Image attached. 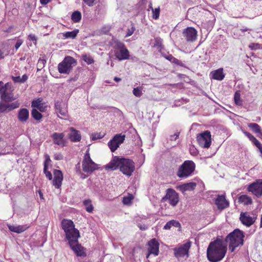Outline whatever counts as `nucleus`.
Returning <instances> with one entry per match:
<instances>
[{
	"instance_id": "obj_60",
	"label": "nucleus",
	"mask_w": 262,
	"mask_h": 262,
	"mask_svg": "<svg viewBox=\"0 0 262 262\" xmlns=\"http://www.w3.org/2000/svg\"><path fill=\"white\" fill-rule=\"evenodd\" d=\"M28 38L30 40L32 41H36V36L33 34H30L29 35Z\"/></svg>"
},
{
	"instance_id": "obj_22",
	"label": "nucleus",
	"mask_w": 262,
	"mask_h": 262,
	"mask_svg": "<svg viewBox=\"0 0 262 262\" xmlns=\"http://www.w3.org/2000/svg\"><path fill=\"white\" fill-rule=\"evenodd\" d=\"M70 133L69 135L70 140L74 142H79L81 140V136L79 130L73 127L70 128Z\"/></svg>"
},
{
	"instance_id": "obj_20",
	"label": "nucleus",
	"mask_w": 262,
	"mask_h": 262,
	"mask_svg": "<svg viewBox=\"0 0 262 262\" xmlns=\"http://www.w3.org/2000/svg\"><path fill=\"white\" fill-rule=\"evenodd\" d=\"M121 163V158L118 157H114L112 160L105 165V168L106 170H114L117 169L118 167L120 168Z\"/></svg>"
},
{
	"instance_id": "obj_21",
	"label": "nucleus",
	"mask_w": 262,
	"mask_h": 262,
	"mask_svg": "<svg viewBox=\"0 0 262 262\" xmlns=\"http://www.w3.org/2000/svg\"><path fill=\"white\" fill-rule=\"evenodd\" d=\"M64 137L63 133H54L52 135L54 143L62 147L66 146V144Z\"/></svg>"
},
{
	"instance_id": "obj_54",
	"label": "nucleus",
	"mask_w": 262,
	"mask_h": 262,
	"mask_svg": "<svg viewBox=\"0 0 262 262\" xmlns=\"http://www.w3.org/2000/svg\"><path fill=\"white\" fill-rule=\"evenodd\" d=\"M249 48L252 50H256L259 48V45L256 43H252L249 45Z\"/></svg>"
},
{
	"instance_id": "obj_31",
	"label": "nucleus",
	"mask_w": 262,
	"mask_h": 262,
	"mask_svg": "<svg viewBox=\"0 0 262 262\" xmlns=\"http://www.w3.org/2000/svg\"><path fill=\"white\" fill-rule=\"evenodd\" d=\"M83 205H84L87 212L89 213L93 212L94 210V207L90 200H84L83 201Z\"/></svg>"
},
{
	"instance_id": "obj_29",
	"label": "nucleus",
	"mask_w": 262,
	"mask_h": 262,
	"mask_svg": "<svg viewBox=\"0 0 262 262\" xmlns=\"http://www.w3.org/2000/svg\"><path fill=\"white\" fill-rule=\"evenodd\" d=\"M238 202L245 205H248L252 203V200L250 196L243 194L238 198Z\"/></svg>"
},
{
	"instance_id": "obj_61",
	"label": "nucleus",
	"mask_w": 262,
	"mask_h": 262,
	"mask_svg": "<svg viewBox=\"0 0 262 262\" xmlns=\"http://www.w3.org/2000/svg\"><path fill=\"white\" fill-rule=\"evenodd\" d=\"M170 57H171V59H172V62H173L175 63L178 64H180V60H179L178 59L173 57L172 56H170Z\"/></svg>"
},
{
	"instance_id": "obj_51",
	"label": "nucleus",
	"mask_w": 262,
	"mask_h": 262,
	"mask_svg": "<svg viewBox=\"0 0 262 262\" xmlns=\"http://www.w3.org/2000/svg\"><path fill=\"white\" fill-rule=\"evenodd\" d=\"M84 3L89 6H92L95 0H83Z\"/></svg>"
},
{
	"instance_id": "obj_1",
	"label": "nucleus",
	"mask_w": 262,
	"mask_h": 262,
	"mask_svg": "<svg viewBox=\"0 0 262 262\" xmlns=\"http://www.w3.org/2000/svg\"><path fill=\"white\" fill-rule=\"evenodd\" d=\"M61 227L63 230L66 239L71 249L78 256L85 255L83 248L78 243L80 233L78 229L75 228L73 222L70 220L63 219L61 222Z\"/></svg>"
},
{
	"instance_id": "obj_10",
	"label": "nucleus",
	"mask_w": 262,
	"mask_h": 262,
	"mask_svg": "<svg viewBox=\"0 0 262 262\" xmlns=\"http://www.w3.org/2000/svg\"><path fill=\"white\" fill-rule=\"evenodd\" d=\"M256 218V215L252 212H242L240 214L239 220L244 225L249 227L254 223Z\"/></svg>"
},
{
	"instance_id": "obj_32",
	"label": "nucleus",
	"mask_w": 262,
	"mask_h": 262,
	"mask_svg": "<svg viewBox=\"0 0 262 262\" xmlns=\"http://www.w3.org/2000/svg\"><path fill=\"white\" fill-rule=\"evenodd\" d=\"M251 130L255 133L259 134L261 132V129L259 125L255 123H249L248 125Z\"/></svg>"
},
{
	"instance_id": "obj_16",
	"label": "nucleus",
	"mask_w": 262,
	"mask_h": 262,
	"mask_svg": "<svg viewBox=\"0 0 262 262\" xmlns=\"http://www.w3.org/2000/svg\"><path fill=\"white\" fill-rule=\"evenodd\" d=\"M197 31L193 27H187L183 31V35L187 41L193 42L197 38Z\"/></svg>"
},
{
	"instance_id": "obj_19",
	"label": "nucleus",
	"mask_w": 262,
	"mask_h": 262,
	"mask_svg": "<svg viewBox=\"0 0 262 262\" xmlns=\"http://www.w3.org/2000/svg\"><path fill=\"white\" fill-rule=\"evenodd\" d=\"M56 112L59 117L61 119H65L67 116V110L64 104L57 102L55 104Z\"/></svg>"
},
{
	"instance_id": "obj_42",
	"label": "nucleus",
	"mask_w": 262,
	"mask_h": 262,
	"mask_svg": "<svg viewBox=\"0 0 262 262\" xmlns=\"http://www.w3.org/2000/svg\"><path fill=\"white\" fill-rule=\"evenodd\" d=\"M162 45V40L159 38H155V42L154 43V47L157 48V49L161 50Z\"/></svg>"
},
{
	"instance_id": "obj_17",
	"label": "nucleus",
	"mask_w": 262,
	"mask_h": 262,
	"mask_svg": "<svg viewBox=\"0 0 262 262\" xmlns=\"http://www.w3.org/2000/svg\"><path fill=\"white\" fill-rule=\"evenodd\" d=\"M166 196L168 202L172 206H175L179 202V195L173 189H168Z\"/></svg>"
},
{
	"instance_id": "obj_55",
	"label": "nucleus",
	"mask_w": 262,
	"mask_h": 262,
	"mask_svg": "<svg viewBox=\"0 0 262 262\" xmlns=\"http://www.w3.org/2000/svg\"><path fill=\"white\" fill-rule=\"evenodd\" d=\"M47 107V106L44 105L42 103V104L38 107L37 108L39 111L40 112H45L46 110V108Z\"/></svg>"
},
{
	"instance_id": "obj_5",
	"label": "nucleus",
	"mask_w": 262,
	"mask_h": 262,
	"mask_svg": "<svg viewBox=\"0 0 262 262\" xmlns=\"http://www.w3.org/2000/svg\"><path fill=\"white\" fill-rule=\"evenodd\" d=\"M77 63L76 60L71 56H66L63 60L58 64V70L61 74H69L73 67Z\"/></svg>"
},
{
	"instance_id": "obj_47",
	"label": "nucleus",
	"mask_w": 262,
	"mask_h": 262,
	"mask_svg": "<svg viewBox=\"0 0 262 262\" xmlns=\"http://www.w3.org/2000/svg\"><path fill=\"white\" fill-rule=\"evenodd\" d=\"M135 30V28L134 27H132L128 29L125 36V37H127L131 36L134 33Z\"/></svg>"
},
{
	"instance_id": "obj_64",
	"label": "nucleus",
	"mask_w": 262,
	"mask_h": 262,
	"mask_svg": "<svg viewBox=\"0 0 262 262\" xmlns=\"http://www.w3.org/2000/svg\"><path fill=\"white\" fill-rule=\"evenodd\" d=\"M249 30H251V29L245 27H243L242 29H241V31L243 32Z\"/></svg>"
},
{
	"instance_id": "obj_45",
	"label": "nucleus",
	"mask_w": 262,
	"mask_h": 262,
	"mask_svg": "<svg viewBox=\"0 0 262 262\" xmlns=\"http://www.w3.org/2000/svg\"><path fill=\"white\" fill-rule=\"evenodd\" d=\"M251 142L253 143V144L256 146L258 149H261L262 148V145L261 143L259 142V141L255 138H254Z\"/></svg>"
},
{
	"instance_id": "obj_41",
	"label": "nucleus",
	"mask_w": 262,
	"mask_h": 262,
	"mask_svg": "<svg viewBox=\"0 0 262 262\" xmlns=\"http://www.w3.org/2000/svg\"><path fill=\"white\" fill-rule=\"evenodd\" d=\"M151 9L152 11L153 18L155 19H158L160 15V8L158 7L155 9H153L152 8H151Z\"/></svg>"
},
{
	"instance_id": "obj_12",
	"label": "nucleus",
	"mask_w": 262,
	"mask_h": 262,
	"mask_svg": "<svg viewBox=\"0 0 262 262\" xmlns=\"http://www.w3.org/2000/svg\"><path fill=\"white\" fill-rule=\"evenodd\" d=\"M125 136L121 134L116 135L108 143L111 151L114 152L125 140Z\"/></svg>"
},
{
	"instance_id": "obj_6",
	"label": "nucleus",
	"mask_w": 262,
	"mask_h": 262,
	"mask_svg": "<svg viewBox=\"0 0 262 262\" xmlns=\"http://www.w3.org/2000/svg\"><path fill=\"white\" fill-rule=\"evenodd\" d=\"M82 166L83 171L89 173H92L99 168L98 165L91 159L89 150L86 151L83 157Z\"/></svg>"
},
{
	"instance_id": "obj_33",
	"label": "nucleus",
	"mask_w": 262,
	"mask_h": 262,
	"mask_svg": "<svg viewBox=\"0 0 262 262\" xmlns=\"http://www.w3.org/2000/svg\"><path fill=\"white\" fill-rule=\"evenodd\" d=\"M71 19L75 23L79 22L81 19V13L78 11L74 12L72 14Z\"/></svg>"
},
{
	"instance_id": "obj_43",
	"label": "nucleus",
	"mask_w": 262,
	"mask_h": 262,
	"mask_svg": "<svg viewBox=\"0 0 262 262\" xmlns=\"http://www.w3.org/2000/svg\"><path fill=\"white\" fill-rule=\"evenodd\" d=\"M43 172L45 174L46 177L49 180H51L52 179V175L51 172L48 171V167L47 165H45L43 167Z\"/></svg>"
},
{
	"instance_id": "obj_28",
	"label": "nucleus",
	"mask_w": 262,
	"mask_h": 262,
	"mask_svg": "<svg viewBox=\"0 0 262 262\" xmlns=\"http://www.w3.org/2000/svg\"><path fill=\"white\" fill-rule=\"evenodd\" d=\"M196 184L194 182L185 183L179 186L180 190L182 191H191L195 189Z\"/></svg>"
},
{
	"instance_id": "obj_9",
	"label": "nucleus",
	"mask_w": 262,
	"mask_h": 262,
	"mask_svg": "<svg viewBox=\"0 0 262 262\" xmlns=\"http://www.w3.org/2000/svg\"><path fill=\"white\" fill-rule=\"evenodd\" d=\"M115 55L119 60L128 59L129 54L128 50L122 42H118L115 49Z\"/></svg>"
},
{
	"instance_id": "obj_27",
	"label": "nucleus",
	"mask_w": 262,
	"mask_h": 262,
	"mask_svg": "<svg viewBox=\"0 0 262 262\" xmlns=\"http://www.w3.org/2000/svg\"><path fill=\"white\" fill-rule=\"evenodd\" d=\"M29 112L27 108L20 109L18 113V120L22 122L27 121L29 118Z\"/></svg>"
},
{
	"instance_id": "obj_59",
	"label": "nucleus",
	"mask_w": 262,
	"mask_h": 262,
	"mask_svg": "<svg viewBox=\"0 0 262 262\" xmlns=\"http://www.w3.org/2000/svg\"><path fill=\"white\" fill-rule=\"evenodd\" d=\"M138 227L142 230H145L147 229L148 227L146 225H142L140 224H138Z\"/></svg>"
},
{
	"instance_id": "obj_25",
	"label": "nucleus",
	"mask_w": 262,
	"mask_h": 262,
	"mask_svg": "<svg viewBox=\"0 0 262 262\" xmlns=\"http://www.w3.org/2000/svg\"><path fill=\"white\" fill-rule=\"evenodd\" d=\"M210 76L212 79L221 81L224 78L225 75L223 72V69L221 68L212 71Z\"/></svg>"
},
{
	"instance_id": "obj_35",
	"label": "nucleus",
	"mask_w": 262,
	"mask_h": 262,
	"mask_svg": "<svg viewBox=\"0 0 262 262\" xmlns=\"http://www.w3.org/2000/svg\"><path fill=\"white\" fill-rule=\"evenodd\" d=\"M28 76L26 74H24L22 77L16 76L13 77V80L15 82L23 83L28 79Z\"/></svg>"
},
{
	"instance_id": "obj_24",
	"label": "nucleus",
	"mask_w": 262,
	"mask_h": 262,
	"mask_svg": "<svg viewBox=\"0 0 262 262\" xmlns=\"http://www.w3.org/2000/svg\"><path fill=\"white\" fill-rule=\"evenodd\" d=\"M215 204L220 209H223L229 206L228 202L226 200L225 196L223 195H218L215 200Z\"/></svg>"
},
{
	"instance_id": "obj_52",
	"label": "nucleus",
	"mask_w": 262,
	"mask_h": 262,
	"mask_svg": "<svg viewBox=\"0 0 262 262\" xmlns=\"http://www.w3.org/2000/svg\"><path fill=\"white\" fill-rule=\"evenodd\" d=\"M190 153L191 155L195 156L198 154V151L195 148L192 147L190 148Z\"/></svg>"
},
{
	"instance_id": "obj_53",
	"label": "nucleus",
	"mask_w": 262,
	"mask_h": 262,
	"mask_svg": "<svg viewBox=\"0 0 262 262\" xmlns=\"http://www.w3.org/2000/svg\"><path fill=\"white\" fill-rule=\"evenodd\" d=\"M179 133L177 132L174 133L173 135L170 136V139L172 141H175L177 140V139L178 138L179 136Z\"/></svg>"
},
{
	"instance_id": "obj_58",
	"label": "nucleus",
	"mask_w": 262,
	"mask_h": 262,
	"mask_svg": "<svg viewBox=\"0 0 262 262\" xmlns=\"http://www.w3.org/2000/svg\"><path fill=\"white\" fill-rule=\"evenodd\" d=\"M23 41L21 40H18L15 45V49H18L21 45Z\"/></svg>"
},
{
	"instance_id": "obj_36",
	"label": "nucleus",
	"mask_w": 262,
	"mask_h": 262,
	"mask_svg": "<svg viewBox=\"0 0 262 262\" xmlns=\"http://www.w3.org/2000/svg\"><path fill=\"white\" fill-rule=\"evenodd\" d=\"M82 58L88 64H92L94 62L93 58L89 54L82 55Z\"/></svg>"
},
{
	"instance_id": "obj_13",
	"label": "nucleus",
	"mask_w": 262,
	"mask_h": 262,
	"mask_svg": "<svg viewBox=\"0 0 262 262\" xmlns=\"http://www.w3.org/2000/svg\"><path fill=\"white\" fill-rule=\"evenodd\" d=\"M191 244L190 242H187L185 244L180 245L179 247L174 249V255L177 258L188 256V251L190 248Z\"/></svg>"
},
{
	"instance_id": "obj_26",
	"label": "nucleus",
	"mask_w": 262,
	"mask_h": 262,
	"mask_svg": "<svg viewBox=\"0 0 262 262\" xmlns=\"http://www.w3.org/2000/svg\"><path fill=\"white\" fill-rule=\"evenodd\" d=\"M79 32L78 29H75L72 31H68L59 34L60 38L65 39L67 38H75Z\"/></svg>"
},
{
	"instance_id": "obj_38",
	"label": "nucleus",
	"mask_w": 262,
	"mask_h": 262,
	"mask_svg": "<svg viewBox=\"0 0 262 262\" xmlns=\"http://www.w3.org/2000/svg\"><path fill=\"white\" fill-rule=\"evenodd\" d=\"M234 99L236 105H241L242 104V100L241 99V94L239 92H236L235 93Z\"/></svg>"
},
{
	"instance_id": "obj_46",
	"label": "nucleus",
	"mask_w": 262,
	"mask_h": 262,
	"mask_svg": "<svg viewBox=\"0 0 262 262\" xmlns=\"http://www.w3.org/2000/svg\"><path fill=\"white\" fill-rule=\"evenodd\" d=\"M8 111V106L7 104L1 103L0 104V113L5 111Z\"/></svg>"
},
{
	"instance_id": "obj_15",
	"label": "nucleus",
	"mask_w": 262,
	"mask_h": 262,
	"mask_svg": "<svg viewBox=\"0 0 262 262\" xmlns=\"http://www.w3.org/2000/svg\"><path fill=\"white\" fill-rule=\"evenodd\" d=\"M148 254L146 255V258L149 259L151 254L154 256H157L159 252V244L156 239L154 238L150 240L148 243Z\"/></svg>"
},
{
	"instance_id": "obj_62",
	"label": "nucleus",
	"mask_w": 262,
	"mask_h": 262,
	"mask_svg": "<svg viewBox=\"0 0 262 262\" xmlns=\"http://www.w3.org/2000/svg\"><path fill=\"white\" fill-rule=\"evenodd\" d=\"M51 0H40V3L42 5H46Z\"/></svg>"
},
{
	"instance_id": "obj_23",
	"label": "nucleus",
	"mask_w": 262,
	"mask_h": 262,
	"mask_svg": "<svg viewBox=\"0 0 262 262\" xmlns=\"http://www.w3.org/2000/svg\"><path fill=\"white\" fill-rule=\"evenodd\" d=\"M8 227L10 231L18 234L24 232L29 228V226L27 225H8Z\"/></svg>"
},
{
	"instance_id": "obj_3",
	"label": "nucleus",
	"mask_w": 262,
	"mask_h": 262,
	"mask_svg": "<svg viewBox=\"0 0 262 262\" xmlns=\"http://www.w3.org/2000/svg\"><path fill=\"white\" fill-rule=\"evenodd\" d=\"M244 237V232L236 229L227 236L225 242L229 244V249L232 252L236 247L243 245Z\"/></svg>"
},
{
	"instance_id": "obj_34",
	"label": "nucleus",
	"mask_w": 262,
	"mask_h": 262,
	"mask_svg": "<svg viewBox=\"0 0 262 262\" xmlns=\"http://www.w3.org/2000/svg\"><path fill=\"white\" fill-rule=\"evenodd\" d=\"M133 199L134 196L131 194H128L127 196L123 197L122 202L124 205H129L132 204Z\"/></svg>"
},
{
	"instance_id": "obj_39",
	"label": "nucleus",
	"mask_w": 262,
	"mask_h": 262,
	"mask_svg": "<svg viewBox=\"0 0 262 262\" xmlns=\"http://www.w3.org/2000/svg\"><path fill=\"white\" fill-rule=\"evenodd\" d=\"M133 93L136 97H141L143 94L142 88L141 87H137L134 88L133 91Z\"/></svg>"
},
{
	"instance_id": "obj_4",
	"label": "nucleus",
	"mask_w": 262,
	"mask_h": 262,
	"mask_svg": "<svg viewBox=\"0 0 262 262\" xmlns=\"http://www.w3.org/2000/svg\"><path fill=\"white\" fill-rule=\"evenodd\" d=\"M195 167V164L192 161L186 160L179 167L177 175L181 179L187 178L192 174Z\"/></svg>"
},
{
	"instance_id": "obj_2",
	"label": "nucleus",
	"mask_w": 262,
	"mask_h": 262,
	"mask_svg": "<svg viewBox=\"0 0 262 262\" xmlns=\"http://www.w3.org/2000/svg\"><path fill=\"white\" fill-rule=\"evenodd\" d=\"M227 250L225 242L221 238H217L210 243L207 248V255L208 260L211 262L221 260L225 256Z\"/></svg>"
},
{
	"instance_id": "obj_44",
	"label": "nucleus",
	"mask_w": 262,
	"mask_h": 262,
	"mask_svg": "<svg viewBox=\"0 0 262 262\" xmlns=\"http://www.w3.org/2000/svg\"><path fill=\"white\" fill-rule=\"evenodd\" d=\"M8 106V111H11L13 109H15L16 108H17L19 105V103L17 102H15L10 104H7Z\"/></svg>"
},
{
	"instance_id": "obj_40",
	"label": "nucleus",
	"mask_w": 262,
	"mask_h": 262,
	"mask_svg": "<svg viewBox=\"0 0 262 262\" xmlns=\"http://www.w3.org/2000/svg\"><path fill=\"white\" fill-rule=\"evenodd\" d=\"M42 99L41 98H38L37 100H33L32 102L31 106L34 108H38V107L42 104Z\"/></svg>"
},
{
	"instance_id": "obj_50",
	"label": "nucleus",
	"mask_w": 262,
	"mask_h": 262,
	"mask_svg": "<svg viewBox=\"0 0 262 262\" xmlns=\"http://www.w3.org/2000/svg\"><path fill=\"white\" fill-rule=\"evenodd\" d=\"M102 137V136L100 135V134H94L92 135V139L93 140L100 139Z\"/></svg>"
},
{
	"instance_id": "obj_11",
	"label": "nucleus",
	"mask_w": 262,
	"mask_h": 262,
	"mask_svg": "<svg viewBox=\"0 0 262 262\" xmlns=\"http://www.w3.org/2000/svg\"><path fill=\"white\" fill-rule=\"evenodd\" d=\"M197 141L199 145L203 148H208L211 143V134L209 131L206 130L198 135Z\"/></svg>"
},
{
	"instance_id": "obj_49",
	"label": "nucleus",
	"mask_w": 262,
	"mask_h": 262,
	"mask_svg": "<svg viewBox=\"0 0 262 262\" xmlns=\"http://www.w3.org/2000/svg\"><path fill=\"white\" fill-rule=\"evenodd\" d=\"M243 133L249 138L251 141L255 138L249 132L243 131Z\"/></svg>"
},
{
	"instance_id": "obj_37",
	"label": "nucleus",
	"mask_w": 262,
	"mask_h": 262,
	"mask_svg": "<svg viewBox=\"0 0 262 262\" xmlns=\"http://www.w3.org/2000/svg\"><path fill=\"white\" fill-rule=\"evenodd\" d=\"M31 114L34 119L36 120H39L42 118V115L35 108L32 110Z\"/></svg>"
},
{
	"instance_id": "obj_57",
	"label": "nucleus",
	"mask_w": 262,
	"mask_h": 262,
	"mask_svg": "<svg viewBox=\"0 0 262 262\" xmlns=\"http://www.w3.org/2000/svg\"><path fill=\"white\" fill-rule=\"evenodd\" d=\"M46 63V61L43 59H39L38 60L37 65L38 66L41 67V66H44V64Z\"/></svg>"
},
{
	"instance_id": "obj_63",
	"label": "nucleus",
	"mask_w": 262,
	"mask_h": 262,
	"mask_svg": "<svg viewBox=\"0 0 262 262\" xmlns=\"http://www.w3.org/2000/svg\"><path fill=\"white\" fill-rule=\"evenodd\" d=\"M5 56L4 52H3L1 50H0V60L3 59Z\"/></svg>"
},
{
	"instance_id": "obj_7",
	"label": "nucleus",
	"mask_w": 262,
	"mask_h": 262,
	"mask_svg": "<svg viewBox=\"0 0 262 262\" xmlns=\"http://www.w3.org/2000/svg\"><path fill=\"white\" fill-rule=\"evenodd\" d=\"M135 170V163L133 160L129 159L121 158L120 170L124 174L130 177L132 175Z\"/></svg>"
},
{
	"instance_id": "obj_14",
	"label": "nucleus",
	"mask_w": 262,
	"mask_h": 262,
	"mask_svg": "<svg viewBox=\"0 0 262 262\" xmlns=\"http://www.w3.org/2000/svg\"><path fill=\"white\" fill-rule=\"evenodd\" d=\"M248 190L257 197H260L262 195V180H258L250 184Z\"/></svg>"
},
{
	"instance_id": "obj_30",
	"label": "nucleus",
	"mask_w": 262,
	"mask_h": 262,
	"mask_svg": "<svg viewBox=\"0 0 262 262\" xmlns=\"http://www.w3.org/2000/svg\"><path fill=\"white\" fill-rule=\"evenodd\" d=\"M180 224L179 222L175 220H171L168 222L164 227V229L165 230H169L170 229L172 226H174L175 227H180Z\"/></svg>"
},
{
	"instance_id": "obj_56",
	"label": "nucleus",
	"mask_w": 262,
	"mask_h": 262,
	"mask_svg": "<svg viewBox=\"0 0 262 262\" xmlns=\"http://www.w3.org/2000/svg\"><path fill=\"white\" fill-rule=\"evenodd\" d=\"M51 161V160H50V157L48 155H46V160L44 162V166L45 165H47V167L48 166V164L49 163H50V162Z\"/></svg>"
},
{
	"instance_id": "obj_18",
	"label": "nucleus",
	"mask_w": 262,
	"mask_h": 262,
	"mask_svg": "<svg viewBox=\"0 0 262 262\" xmlns=\"http://www.w3.org/2000/svg\"><path fill=\"white\" fill-rule=\"evenodd\" d=\"M54 179L52 182L53 185L56 188H59L63 180V174L61 170L55 169L53 171Z\"/></svg>"
},
{
	"instance_id": "obj_48",
	"label": "nucleus",
	"mask_w": 262,
	"mask_h": 262,
	"mask_svg": "<svg viewBox=\"0 0 262 262\" xmlns=\"http://www.w3.org/2000/svg\"><path fill=\"white\" fill-rule=\"evenodd\" d=\"M54 158L56 160H61L63 159V156L60 153H55L54 155Z\"/></svg>"
},
{
	"instance_id": "obj_8",
	"label": "nucleus",
	"mask_w": 262,
	"mask_h": 262,
	"mask_svg": "<svg viewBox=\"0 0 262 262\" xmlns=\"http://www.w3.org/2000/svg\"><path fill=\"white\" fill-rule=\"evenodd\" d=\"M11 84L7 83L5 85H1L0 88V96L3 101L10 102L15 100L13 95L12 94Z\"/></svg>"
}]
</instances>
